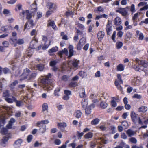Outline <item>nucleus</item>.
<instances>
[{"instance_id":"f257e3e1","label":"nucleus","mask_w":148,"mask_h":148,"mask_svg":"<svg viewBox=\"0 0 148 148\" xmlns=\"http://www.w3.org/2000/svg\"><path fill=\"white\" fill-rule=\"evenodd\" d=\"M37 8V4L35 3L32 5L30 11L28 10H23L21 14L23 16L25 14V15H27V17H29L30 18L31 16L34 17L36 14Z\"/></svg>"},{"instance_id":"f03ea898","label":"nucleus","mask_w":148,"mask_h":148,"mask_svg":"<svg viewBox=\"0 0 148 148\" xmlns=\"http://www.w3.org/2000/svg\"><path fill=\"white\" fill-rule=\"evenodd\" d=\"M133 68L136 71H143L144 68H148V62L145 60H139L138 63L134 64Z\"/></svg>"},{"instance_id":"7ed1b4c3","label":"nucleus","mask_w":148,"mask_h":148,"mask_svg":"<svg viewBox=\"0 0 148 148\" xmlns=\"http://www.w3.org/2000/svg\"><path fill=\"white\" fill-rule=\"evenodd\" d=\"M130 116L132 122L134 124H136L137 123L140 125L143 124V123L140 117L134 111H132L131 112Z\"/></svg>"},{"instance_id":"20e7f679","label":"nucleus","mask_w":148,"mask_h":148,"mask_svg":"<svg viewBox=\"0 0 148 148\" xmlns=\"http://www.w3.org/2000/svg\"><path fill=\"white\" fill-rule=\"evenodd\" d=\"M26 15V19L27 20L24 25V31H25L26 29H30L31 27L33 28L35 25L34 23V21L31 19L32 16L30 18L29 17H27V15Z\"/></svg>"},{"instance_id":"39448f33","label":"nucleus","mask_w":148,"mask_h":148,"mask_svg":"<svg viewBox=\"0 0 148 148\" xmlns=\"http://www.w3.org/2000/svg\"><path fill=\"white\" fill-rule=\"evenodd\" d=\"M30 72V70L28 68H26L24 70L21 76V77L19 79L20 81H22L23 80L27 79Z\"/></svg>"},{"instance_id":"423d86ee","label":"nucleus","mask_w":148,"mask_h":148,"mask_svg":"<svg viewBox=\"0 0 148 148\" xmlns=\"http://www.w3.org/2000/svg\"><path fill=\"white\" fill-rule=\"evenodd\" d=\"M42 40L45 41L44 45L42 47V49L44 50L47 48L50 45L51 41L48 39L47 37L45 36H43Z\"/></svg>"},{"instance_id":"0eeeda50","label":"nucleus","mask_w":148,"mask_h":148,"mask_svg":"<svg viewBox=\"0 0 148 148\" xmlns=\"http://www.w3.org/2000/svg\"><path fill=\"white\" fill-rule=\"evenodd\" d=\"M52 80L51 79H47L43 78L40 79V83L43 86H46L47 85L51 83Z\"/></svg>"},{"instance_id":"6e6552de","label":"nucleus","mask_w":148,"mask_h":148,"mask_svg":"<svg viewBox=\"0 0 148 148\" xmlns=\"http://www.w3.org/2000/svg\"><path fill=\"white\" fill-rule=\"evenodd\" d=\"M38 41L37 38H33L30 43L29 48L32 49H35L38 45Z\"/></svg>"},{"instance_id":"1a4fd4ad","label":"nucleus","mask_w":148,"mask_h":148,"mask_svg":"<svg viewBox=\"0 0 148 148\" xmlns=\"http://www.w3.org/2000/svg\"><path fill=\"white\" fill-rule=\"evenodd\" d=\"M47 7L49 10L54 11L57 8V5L52 2H48L47 3Z\"/></svg>"},{"instance_id":"9d476101","label":"nucleus","mask_w":148,"mask_h":148,"mask_svg":"<svg viewBox=\"0 0 148 148\" xmlns=\"http://www.w3.org/2000/svg\"><path fill=\"white\" fill-rule=\"evenodd\" d=\"M106 30L107 35H110V32L112 31V22L108 21L106 26Z\"/></svg>"},{"instance_id":"9b49d317","label":"nucleus","mask_w":148,"mask_h":148,"mask_svg":"<svg viewBox=\"0 0 148 148\" xmlns=\"http://www.w3.org/2000/svg\"><path fill=\"white\" fill-rule=\"evenodd\" d=\"M47 27H51L54 30H56L57 29V27L54 21L53 20H49L48 21V23L47 24Z\"/></svg>"},{"instance_id":"f8f14e48","label":"nucleus","mask_w":148,"mask_h":148,"mask_svg":"<svg viewBox=\"0 0 148 148\" xmlns=\"http://www.w3.org/2000/svg\"><path fill=\"white\" fill-rule=\"evenodd\" d=\"M95 107V104L94 103L91 104L89 106L87 107L85 109V114L89 115L91 114L92 108H93Z\"/></svg>"},{"instance_id":"ddd939ff","label":"nucleus","mask_w":148,"mask_h":148,"mask_svg":"<svg viewBox=\"0 0 148 148\" xmlns=\"http://www.w3.org/2000/svg\"><path fill=\"white\" fill-rule=\"evenodd\" d=\"M57 126L62 131L64 132L65 130V127L67 126V124L64 122H60L58 123Z\"/></svg>"},{"instance_id":"4468645a","label":"nucleus","mask_w":148,"mask_h":148,"mask_svg":"<svg viewBox=\"0 0 148 148\" xmlns=\"http://www.w3.org/2000/svg\"><path fill=\"white\" fill-rule=\"evenodd\" d=\"M69 55L68 58L69 59H70L74 55L73 47L72 45H70L69 47Z\"/></svg>"},{"instance_id":"2eb2a0df","label":"nucleus","mask_w":148,"mask_h":148,"mask_svg":"<svg viewBox=\"0 0 148 148\" xmlns=\"http://www.w3.org/2000/svg\"><path fill=\"white\" fill-rule=\"evenodd\" d=\"M117 79H116L115 80L114 83L116 82H117L120 84H122L123 83V81L122 79L121 76V74H117L116 75Z\"/></svg>"},{"instance_id":"dca6fc26","label":"nucleus","mask_w":148,"mask_h":148,"mask_svg":"<svg viewBox=\"0 0 148 148\" xmlns=\"http://www.w3.org/2000/svg\"><path fill=\"white\" fill-rule=\"evenodd\" d=\"M105 35L104 32L103 31H99L98 33L97 36L98 39L99 41H101L102 40Z\"/></svg>"},{"instance_id":"f3484780","label":"nucleus","mask_w":148,"mask_h":148,"mask_svg":"<svg viewBox=\"0 0 148 148\" xmlns=\"http://www.w3.org/2000/svg\"><path fill=\"white\" fill-rule=\"evenodd\" d=\"M114 23L115 25H119L121 23V19L119 17H116L115 18Z\"/></svg>"},{"instance_id":"a211bd4d","label":"nucleus","mask_w":148,"mask_h":148,"mask_svg":"<svg viewBox=\"0 0 148 148\" xmlns=\"http://www.w3.org/2000/svg\"><path fill=\"white\" fill-rule=\"evenodd\" d=\"M147 110V107L144 106H142L138 109V111L139 112L145 113Z\"/></svg>"},{"instance_id":"6ab92c4d","label":"nucleus","mask_w":148,"mask_h":148,"mask_svg":"<svg viewBox=\"0 0 148 148\" xmlns=\"http://www.w3.org/2000/svg\"><path fill=\"white\" fill-rule=\"evenodd\" d=\"M79 63V60L76 59H74L72 61V64L73 66L75 68H77L78 66V64Z\"/></svg>"},{"instance_id":"aec40b11","label":"nucleus","mask_w":148,"mask_h":148,"mask_svg":"<svg viewBox=\"0 0 148 148\" xmlns=\"http://www.w3.org/2000/svg\"><path fill=\"white\" fill-rule=\"evenodd\" d=\"M82 113L79 110H76L74 113V115L77 118H79L81 117Z\"/></svg>"},{"instance_id":"412c9836","label":"nucleus","mask_w":148,"mask_h":148,"mask_svg":"<svg viewBox=\"0 0 148 148\" xmlns=\"http://www.w3.org/2000/svg\"><path fill=\"white\" fill-rule=\"evenodd\" d=\"M49 121L47 120H42L40 121L37 122L36 123V126L38 127H40L41 124H47L49 123Z\"/></svg>"},{"instance_id":"4be33fe9","label":"nucleus","mask_w":148,"mask_h":148,"mask_svg":"<svg viewBox=\"0 0 148 148\" xmlns=\"http://www.w3.org/2000/svg\"><path fill=\"white\" fill-rule=\"evenodd\" d=\"M37 74L36 73H32L30 75L27 80L29 82L32 81L36 77Z\"/></svg>"},{"instance_id":"5701e85b","label":"nucleus","mask_w":148,"mask_h":148,"mask_svg":"<svg viewBox=\"0 0 148 148\" xmlns=\"http://www.w3.org/2000/svg\"><path fill=\"white\" fill-rule=\"evenodd\" d=\"M36 68L39 71H42L44 68V65L42 64H38L36 65Z\"/></svg>"},{"instance_id":"b1692460","label":"nucleus","mask_w":148,"mask_h":148,"mask_svg":"<svg viewBox=\"0 0 148 148\" xmlns=\"http://www.w3.org/2000/svg\"><path fill=\"white\" fill-rule=\"evenodd\" d=\"M93 133L91 132H89L86 134L84 137L86 139H88L92 138L93 136Z\"/></svg>"},{"instance_id":"393cba45","label":"nucleus","mask_w":148,"mask_h":148,"mask_svg":"<svg viewBox=\"0 0 148 148\" xmlns=\"http://www.w3.org/2000/svg\"><path fill=\"white\" fill-rule=\"evenodd\" d=\"M30 48H29L26 51V53L27 56L31 57L32 56L33 51Z\"/></svg>"},{"instance_id":"a878e982","label":"nucleus","mask_w":148,"mask_h":148,"mask_svg":"<svg viewBox=\"0 0 148 148\" xmlns=\"http://www.w3.org/2000/svg\"><path fill=\"white\" fill-rule=\"evenodd\" d=\"M99 119L98 118H95L91 121V124L93 125H96L99 123Z\"/></svg>"},{"instance_id":"bb28decb","label":"nucleus","mask_w":148,"mask_h":148,"mask_svg":"<svg viewBox=\"0 0 148 148\" xmlns=\"http://www.w3.org/2000/svg\"><path fill=\"white\" fill-rule=\"evenodd\" d=\"M8 132V130L6 128H3L0 130L1 133L3 135H5L7 134Z\"/></svg>"},{"instance_id":"cd10ccee","label":"nucleus","mask_w":148,"mask_h":148,"mask_svg":"<svg viewBox=\"0 0 148 148\" xmlns=\"http://www.w3.org/2000/svg\"><path fill=\"white\" fill-rule=\"evenodd\" d=\"M5 122V118H0V129L4 125Z\"/></svg>"},{"instance_id":"c85d7f7f","label":"nucleus","mask_w":148,"mask_h":148,"mask_svg":"<svg viewBox=\"0 0 148 148\" xmlns=\"http://www.w3.org/2000/svg\"><path fill=\"white\" fill-rule=\"evenodd\" d=\"M46 130V126L45 125H42L40 128L39 131L40 132L43 133L45 132Z\"/></svg>"},{"instance_id":"c756f323","label":"nucleus","mask_w":148,"mask_h":148,"mask_svg":"<svg viewBox=\"0 0 148 148\" xmlns=\"http://www.w3.org/2000/svg\"><path fill=\"white\" fill-rule=\"evenodd\" d=\"M37 31L35 29H33L31 32L30 34L31 36H34L33 38H36V37L37 34Z\"/></svg>"},{"instance_id":"7c9ffc66","label":"nucleus","mask_w":148,"mask_h":148,"mask_svg":"<svg viewBox=\"0 0 148 148\" xmlns=\"http://www.w3.org/2000/svg\"><path fill=\"white\" fill-rule=\"evenodd\" d=\"M14 102L16 103V105L17 107H20L22 106V102L21 101H18L15 97L14 98Z\"/></svg>"},{"instance_id":"2f4dec72","label":"nucleus","mask_w":148,"mask_h":148,"mask_svg":"<svg viewBox=\"0 0 148 148\" xmlns=\"http://www.w3.org/2000/svg\"><path fill=\"white\" fill-rule=\"evenodd\" d=\"M126 132L129 137H131L134 134V132L130 129L127 130Z\"/></svg>"},{"instance_id":"473e14b6","label":"nucleus","mask_w":148,"mask_h":148,"mask_svg":"<svg viewBox=\"0 0 148 148\" xmlns=\"http://www.w3.org/2000/svg\"><path fill=\"white\" fill-rule=\"evenodd\" d=\"M58 48L57 46L53 47L49 50V52L50 53L57 51L58 50Z\"/></svg>"},{"instance_id":"72a5a7b5","label":"nucleus","mask_w":148,"mask_h":148,"mask_svg":"<svg viewBox=\"0 0 148 148\" xmlns=\"http://www.w3.org/2000/svg\"><path fill=\"white\" fill-rule=\"evenodd\" d=\"M114 84L118 90H119L121 92H122L123 91L122 87L120 85V84H119L117 82H116L115 83H114Z\"/></svg>"},{"instance_id":"f704fd0d","label":"nucleus","mask_w":148,"mask_h":148,"mask_svg":"<svg viewBox=\"0 0 148 148\" xmlns=\"http://www.w3.org/2000/svg\"><path fill=\"white\" fill-rule=\"evenodd\" d=\"M15 97L14 96H12V98H10L9 97L5 99V100L8 103H12L13 102H14V98Z\"/></svg>"},{"instance_id":"c9c22d12","label":"nucleus","mask_w":148,"mask_h":148,"mask_svg":"<svg viewBox=\"0 0 148 148\" xmlns=\"http://www.w3.org/2000/svg\"><path fill=\"white\" fill-rule=\"evenodd\" d=\"M117 70L118 71H122L124 69V66L122 64H119L117 66Z\"/></svg>"},{"instance_id":"e433bc0d","label":"nucleus","mask_w":148,"mask_h":148,"mask_svg":"<svg viewBox=\"0 0 148 148\" xmlns=\"http://www.w3.org/2000/svg\"><path fill=\"white\" fill-rule=\"evenodd\" d=\"M123 45V43L122 42L120 41H118L117 42L116 44V48L118 49H120L121 48Z\"/></svg>"},{"instance_id":"4c0bfd02","label":"nucleus","mask_w":148,"mask_h":148,"mask_svg":"<svg viewBox=\"0 0 148 148\" xmlns=\"http://www.w3.org/2000/svg\"><path fill=\"white\" fill-rule=\"evenodd\" d=\"M100 105L101 108L105 109L107 107L108 104L104 101H102L101 102Z\"/></svg>"},{"instance_id":"58836bf2","label":"nucleus","mask_w":148,"mask_h":148,"mask_svg":"<svg viewBox=\"0 0 148 148\" xmlns=\"http://www.w3.org/2000/svg\"><path fill=\"white\" fill-rule=\"evenodd\" d=\"M78 83L77 82L74 81H72L69 84V86L71 87H75L78 86Z\"/></svg>"},{"instance_id":"ea45409f","label":"nucleus","mask_w":148,"mask_h":148,"mask_svg":"<svg viewBox=\"0 0 148 148\" xmlns=\"http://www.w3.org/2000/svg\"><path fill=\"white\" fill-rule=\"evenodd\" d=\"M10 137L9 136H4L1 140V143L3 144H5L9 140Z\"/></svg>"},{"instance_id":"a19ab883","label":"nucleus","mask_w":148,"mask_h":148,"mask_svg":"<svg viewBox=\"0 0 148 148\" xmlns=\"http://www.w3.org/2000/svg\"><path fill=\"white\" fill-rule=\"evenodd\" d=\"M3 97L5 98V99L9 97L10 96L9 91L6 90L3 92Z\"/></svg>"},{"instance_id":"79ce46f5","label":"nucleus","mask_w":148,"mask_h":148,"mask_svg":"<svg viewBox=\"0 0 148 148\" xmlns=\"http://www.w3.org/2000/svg\"><path fill=\"white\" fill-rule=\"evenodd\" d=\"M23 142L22 140L18 139L16 140L14 142V144L17 145L18 147H19Z\"/></svg>"},{"instance_id":"37998d69","label":"nucleus","mask_w":148,"mask_h":148,"mask_svg":"<svg viewBox=\"0 0 148 148\" xmlns=\"http://www.w3.org/2000/svg\"><path fill=\"white\" fill-rule=\"evenodd\" d=\"M48 108V106L47 103H44L42 104V110L44 112L47 110Z\"/></svg>"},{"instance_id":"c03bdc74","label":"nucleus","mask_w":148,"mask_h":148,"mask_svg":"<svg viewBox=\"0 0 148 148\" xmlns=\"http://www.w3.org/2000/svg\"><path fill=\"white\" fill-rule=\"evenodd\" d=\"M18 83V81L17 80H15L14 82H12L11 84L10 87L12 89H13L15 85Z\"/></svg>"},{"instance_id":"a18cd8bd","label":"nucleus","mask_w":148,"mask_h":148,"mask_svg":"<svg viewBox=\"0 0 148 148\" xmlns=\"http://www.w3.org/2000/svg\"><path fill=\"white\" fill-rule=\"evenodd\" d=\"M144 123L145 125L142 126L140 128H144L145 129L147 127V125L148 124V119H146L145 120L143 121V123Z\"/></svg>"},{"instance_id":"49530a36","label":"nucleus","mask_w":148,"mask_h":148,"mask_svg":"<svg viewBox=\"0 0 148 148\" xmlns=\"http://www.w3.org/2000/svg\"><path fill=\"white\" fill-rule=\"evenodd\" d=\"M84 133L83 132L80 133L79 131L77 132V135L78 139H80L81 137L83 135Z\"/></svg>"},{"instance_id":"de8ad7c7","label":"nucleus","mask_w":148,"mask_h":148,"mask_svg":"<svg viewBox=\"0 0 148 148\" xmlns=\"http://www.w3.org/2000/svg\"><path fill=\"white\" fill-rule=\"evenodd\" d=\"M88 104L87 100L84 99L82 100V106L83 107H85Z\"/></svg>"},{"instance_id":"09e8293b","label":"nucleus","mask_w":148,"mask_h":148,"mask_svg":"<svg viewBox=\"0 0 148 148\" xmlns=\"http://www.w3.org/2000/svg\"><path fill=\"white\" fill-rule=\"evenodd\" d=\"M110 130L112 134H114L116 132V129L114 125H112L110 126Z\"/></svg>"},{"instance_id":"8fccbe9b","label":"nucleus","mask_w":148,"mask_h":148,"mask_svg":"<svg viewBox=\"0 0 148 148\" xmlns=\"http://www.w3.org/2000/svg\"><path fill=\"white\" fill-rule=\"evenodd\" d=\"M116 34V31H114L111 36V39L114 42H116V40H115Z\"/></svg>"},{"instance_id":"3c124183","label":"nucleus","mask_w":148,"mask_h":148,"mask_svg":"<svg viewBox=\"0 0 148 148\" xmlns=\"http://www.w3.org/2000/svg\"><path fill=\"white\" fill-rule=\"evenodd\" d=\"M129 141L131 143L134 144H136L137 142L136 139L135 138L133 137L130 138L129 139Z\"/></svg>"},{"instance_id":"603ef678","label":"nucleus","mask_w":148,"mask_h":148,"mask_svg":"<svg viewBox=\"0 0 148 148\" xmlns=\"http://www.w3.org/2000/svg\"><path fill=\"white\" fill-rule=\"evenodd\" d=\"M82 40V39H81L78 43L77 46V49L78 50H81L82 49V45L81 44V41Z\"/></svg>"},{"instance_id":"864d4df0","label":"nucleus","mask_w":148,"mask_h":148,"mask_svg":"<svg viewBox=\"0 0 148 148\" xmlns=\"http://www.w3.org/2000/svg\"><path fill=\"white\" fill-rule=\"evenodd\" d=\"M42 13L40 12H37L36 19L38 20L42 16Z\"/></svg>"},{"instance_id":"5fc2aeb1","label":"nucleus","mask_w":148,"mask_h":148,"mask_svg":"<svg viewBox=\"0 0 148 148\" xmlns=\"http://www.w3.org/2000/svg\"><path fill=\"white\" fill-rule=\"evenodd\" d=\"M121 14L124 17H126L128 14L127 12L125 9L123 11L121 12Z\"/></svg>"},{"instance_id":"6e6d98bb","label":"nucleus","mask_w":148,"mask_h":148,"mask_svg":"<svg viewBox=\"0 0 148 148\" xmlns=\"http://www.w3.org/2000/svg\"><path fill=\"white\" fill-rule=\"evenodd\" d=\"M111 105L113 107H115L117 106V103L115 101L114 99H112L111 101Z\"/></svg>"},{"instance_id":"4d7b16f0","label":"nucleus","mask_w":148,"mask_h":148,"mask_svg":"<svg viewBox=\"0 0 148 148\" xmlns=\"http://www.w3.org/2000/svg\"><path fill=\"white\" fill-rule=\"evenodd\" d=\"M2 44L3 45V47H8L9 45V43L8 42L4 41L3 42Z\"/></svg>"},{"instance_id":"13d9d810","label":"nucleus","mask_w":148,"mask_h":148,"mask_svg":"<svg viewBox=\"0 0 148 148\" xmlns=\"http://www.w3.org/2000/svg\"><path fill=\"white\" fill-rule=\"evenodd\" d=\"M141 98V96L137 94H134L132 97V98H136L138 99H140Z\"/></svg>"},{"instance_id":"bf43d9fd","label":"nucleus","mask_w":148,"mask_h":148,"mask_svg":"<svg viewBox=\"0 0 148 148\" xmlns=\"http://www.w3.org/2000/svg\"><path fill=\"white\" fill-rule=\"evenodd\" d=\"M57 63V62L55 60L51 61L50 62L49 64L51 67L55 66Z\"/></svg>"},{"instance_id":"052dcab7","label":"nucleus","mask_w":148,"mask_h":148,"mask_svg":"<svg viewBox=\"0 0 148 148\" xmlns=\"http://www.w3.org/2000/svg\"><path fill=\"white\" fill-rule=\"evenodd\" d=\"M54 12L52 10H48L47 12L46 13L45 16L46 17H48L49 16H50L52 14V13Z\"/></svg>"},{"instance_id":"680f3d73","label":"nucleus","mask_w":148,"mask_h":148,"mask_svg":"<svg viewBox=\"0 0 148 148\" xmlns=\"http://www.w3.org/2000/svg\"><path fill=\"white\" fill-rule=\"evenodd\" d=\"M33 138V136L32 135H29L28 136L27 138V141L28 143L30 142Z\"/></svg>"},{"instance_id":"e2e57ef3","label":"nucleus","mask_w":148,"mask_h":148,"mask_svg":"<svg viewBox=\"0 0 148 148\" xmlns=\"http://www.w3.org/2000/svg\"><path fill=\"white\" fill-rule=\"evenodd\" d=\"M69 142V140H67L64 144H63L60 147H59L58 148H66V145Z\"/></svg>"},{"instance_id":"0e129e2a","label":"nucleus","mask_w":148,"mask_h":148,"mask_svg":"<svg viewBox=\"0 0 148 148\" xmlns=\"http://www.w3.org/2000/svg\"><path fill=\"white\" fill-rule=\"evenodd\" d=\"M64 93L65 95L69 96L71 95V92L70 90H65L64 91Z\"/></svg>"},{"instance_id":"69168bd1","label":"nucleus","mask_w":148,"mask_h":148,"mask_svg":"<svg viewBox=\"0 0 148 148\" xmlns=\"http://www.w3.org/2000/svg\"><path fill=\"white\" fill-rule=\"evenodd\" d=\"M79 75L82 78L84 77L85 74V72L84 71H81L79 72Z\"/></svg>"},{"instance_id":"338daca9","label":"nucleus","mask_w":148,"mask_h":148,"mask_svg":"<svg viewBox=\"0 0 148 148\" xmlns=\"http://www.w3.org/2000/svg\"><path fill=\"white\" fill-rule=\"evenodd\" d=\"M73 14V12L69 10H68L66 11L65 13V15L67 17H68L70 15Z\"/></svg>"},{"instance_id":"774afa93","label":"nucleus","mask_w":148,"mask_h":148,"mask_svg":"<svg viewBox=\"0 0 148 148\" xmlns=\"http://www.w3.org/2000/svg\"><path fill=\"white\" fill-rule=\"evenodd\" d=\"M24 43V40L21 39H19L16 42V43L19 45H21L23 44Z\"/></svg>"}]
</instances>
